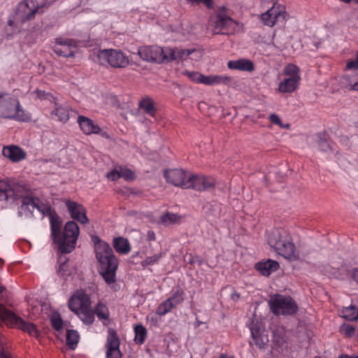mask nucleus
Wrapping results in <instances>:
<instances>
[{
  "mask_svg": "<svg viewBox=\"0 0 358 358\" xmlns=\"http://www.w3.org/2000/svg\"><path fill=\"white\" fill-rule=\"evenodd\" d=\"M338 358H350V355H341Z\"/></svg>",
  "mask_w": 358,
  "mask_h": 358,
  "instance_id": "052dcab7",
  "label": "nucleus"
},
{
  "mask_svg": "<svg viewBox=\"0 0 358 358\" xmlns=\"http://www.w3.org/2000/svg\"><path fill=\"white\" fill-rule=\"evenodd\" d=\"M286 76L279 84L278 91L281 93H292L294 92L299 85L301 80L299 68L292 64H287L283 70Z\"/></svg>",
  "mask_w": 358,
  "mask_h": 358,
  "instance_id": "1a4fd4ad",
  "label": "nucleus"
},
{
  "mask_svg": "<svg viewBox=\"0 0 358 358\" xmlns=\"http://www.w3.org/2000/svg\"><path fill=\"white\" fill-rule=\"evenodd\" d=\"M188 49L162 48L158 45H144L138 50L139 57L144 61L161 64L177 59H184L191 53Z\"/></svg>",
  "mask_w": 358,
  "mask_h": 358,
  "instance_id": "20e7f679",
  "label": "nucleus"
},
{
  "mask_svg": "<svg viewBox=\"0 0 358 358\" xmlns=\"http://www.w3.org/2000/svg\"><path fill=\"white\" fill-rule=\"evenodd\" d=\"M4 323L10 328H16L39 339L41 334L36 324L26 322L0 303V325Z\"/></svg>",
  "mask_w": 358,
  "mask_h": 358,
  "instance_id": "423d86ee",
  "label": "nucleus"
},
{
  "mask_svg": "<svg viewBox=\"0 0 358 358\" xmlns=\"http://www.w3.org/2000/svg\"><path fill=\"white\" fill-rule=\"evenodd\" d=\"M8 24H9L10 26H12V24H13V21H12V20H9V21H8Z\"/></svg>",
  "mask_w": 358,
  "mask_h": 358,
  "instance_id": "0e129e2a",
  "label": "nucleus"
},
{
  "mask_svg": "<svg viewBox=\"0 0 358 358\" xmlns=\"http://www.w3.org/2000/svg\"><path fill=\"white\" fill-rule=\"evenodd\" d=\"M250 330L252 341L250 342V345L255 344L259 349H263L268 343V338L264 334V330L258 322H252Z\"/></svg>",
  "mask_w": 358,
  "mask_h": 358,
  "instance_id": "412c9836",
  "label": "nucleus"
},
{
  "mask_svg": "<svg viewBox=\"0 0 358 358\" xmlns=\"http://www.w3.org/2000/svg\"><path fill=\"white\" fill-rule=\"evenodd\" d=\"M120 338L116 331L109 329L106 343V358H122V354L120 350Z\"/></svg>",
  "mask_w": 358,
  "mask_h": 358,
  "instance_id": "2eb2a0df",
  "label": "nucleus"
},
{
  "mask_svg": "<svg viewBox=\"0 0 358 358\" xmlns=\"http://www.w3.org/2000/svg\"><path fill=\"white\" fill-rule=\"evenodd\" d=\"M36 200H38V198H34L32 196H25L23 198L22 200V206H25L27 208H29V206H31L32 208V210H34V206L36 203Z\"/></svg>",
  "mask_w": 358,
  "mask_h": 358,
  "instance_id": "a18cd8bd",
  "label": "nucleus"
},
{
  "mask_svg": "<svg viewBox=\"0 0 358 358\" xmlns=\"http://www.w3.org/2000/svg\"><path fill=\"white\" fill-rule=\"evenodd\" d=\"M55 109L51 114L55 116L60 122H66L69 120V113L68 107L64 106L57 102H54Z\"/></svg>",
  "mask_w": 358,
  "mask_h": 358,
  "instance_id": "cd10ccee",
  "label": "nucleus"
},
{
  "mask_svg": "<svg viewBox=\"0 0 358 358\" xmlns=\"http://www.w3.org/2000/svg\"><path fill=\"white\" fill-rule=\"evenodd\" d=\"M237 22L229 17L224 9L217 11L214 20V34L229 35L235 32Z\"/></svg>",
  "mask_w": 358,
  "mask_h": 358,
  "instance_id": "9d476101",
  "label": "nucleus"
},
{
  "mask_svg": "<svg viewBox=\"0 0 358 358\" xmlns=\"http://www.w3.org/2000/svg\"><path fill=\"white\" fill-rule=\"evenodd\" d=\"M342 316L349 321L358 320V307L350 306L344 308L342 310Z\"/></svg>",
  "mask_w": 358,
  "mask_h": 358,
  "instance_id": "7c9ffc66",
  "label": "nucleus"
},
{
  "mask_svg": "<svg viewBox=\"0 0 358 358\" xmlns=\"http://www.w3.org/2000/svg\"><path fill=\"white\" fill-rule=\"evenodd\" d=\"M34 93L36 94V96L40 99H48L52 102H55L56 99L50 93H47L43 90H36Z\"/></svg>",
  "mask_w": 358,
  "mask_h": 358,
  "instance_id": "c03bdc74",
  "label": "nucleus"
},
{
  "mask_svg": "<svg viewBox=\"0 0 358 358\" xmlns=\"http://www.w3.org/2000/svg\"><path fill=\"white\" fill-rule=\"evenodd\" d=\"M76 315L86 324H92L94 321V313L93 310L90 309V307L83 309Z\"/></svg>",
  "mask_w": 358,
  "mask_h": 358,
  "instance_id": "2f4dec72",
  "label": "nucleus"
},
{
  "mask_svg": "<svg viewBox=\"0 0 358 358\" xmlns=\"http://www.w3.org/2000/svg\"><path fill=\"white\" fill-rule=\"evenodd\" d=\"M318 145L321 150L327 152L331 150V148L328 143L327 135L325 133H319L317 134Z\"/></svg>",
  "mask_w": 358,
  "mask_h": 358,
  "instance_id": "e433bc0d",
  "label": "nucleus"
},
{
  "mask_svg": "<svg viewBox=\"0 0 358 358\" xmlns=\"http://www.w3.org/2000/svg\"><path fill=\"white\" fill-rule=\"evenodd\" d=\"M44 5L38 6L36 0H24L17 7V15L22 22L34 18L36 13L43 12Z\"/></svg>",
  "mask_w": 358,
  "mask_h": 358,
  "instance_id": "9b49d317",
  "label": "nucleus"
},
{
  "mask_svg": "<svg viewBox=\"0 0 358 358\" xmlns=\"http://www.w3.org/2000/svg\"><path fill=\"white\" fill-rule=\"evenodd\" d=\"M342 2L350 3V2L353 1L355 3L358 4V0H340Z\"/></svg>",
  "mask_w": 358,
  "mask_h": 358,
  "instance_id": "6e6d98bb",
  "label": "nucleus"
},
{
  "mask_svg": "<svg viewBox=\"0 0 358 358\" xmlns=\"http://www.w3.org/2000/svg\"><path fill=\"white\" fill-rule=\"evenodd\" d=\"M6 289L5 287L0 284V293H2Z\"/></svg>",
  "mask_w": 358,
  "mask_h": 358,
  "instance_id": "bf43d9fd",
  "label": "nucleus"
},
{
  "mask_svg": "<svg viewBox=\"0 0 358 358\" xmlns=\"http://www.w3.org/2000/svg\"><path fill=\"white\" fill-rule=\"evenodd\" d=\"M174 307L172 303L166 299L162 303H161L157 308L156 313L160 316L165 315L168 313L171 312Z\"/></svg>",
  "mask_w": 358,
  "mask_h": 358,
  "instance_id": "c9c22d12",
  "label": "nucleus"
},
{
  "mask_svg": "<svg viewBox=\"0 0 358 358\" xmlns=\"http://www.w3.org/2000/svg\"><path fill=\"white\" fill-rule=\"evenodd\" d=\"M333 277L334 278H338V276L336 273H333Z\"/></svg>",
  "mask_w": 358,
  "mask_h": 358,
  "instance_id": "338daca9",
  "label": "nucleus"
},
{
  "mask_svg": "<svg viewBox=\"0 0 358 358\" xmlns=\"http://www.w3.org/2000/svg\"><path fill=\"white\" fill-rule=\"evenodd\" d=\"M261 18L264 24L268 27H273L280 22L282 23L285 18V7L275 2L269 10L262 15Z\"/></svg>",
  "mask_w": 358,
  "mask_h": 358,
  "instance_id": "f8f14e48",
  "label": "nucleus"
},
{
  "mask_svg": "<svg viewBox=\"0 0 358 358\" xmlns=\"http://www.w3.org/2000/svg\"><path fill=\"white\" fill-rule=\"evenodd\" d=\"M79 340V335L75 330L69 329L66 332V345L71 348L74 349Z\"/></svg>",
  "mask_w": 358,
  "mask_h": 358,
  "instance_id": "f704fd0d",
  "label": "nucleus"
},
{
  "mask_svg": "<svg viewBox=\"0 0 358 358\" xmlns=\"http://www.w3.org/2000/svg\"><path fill=\"white\" fill-rule=\"evenodd\" d=\"M91 306V299L88 294L83 291L78 292L73 295L69 301V308L76 314L83 309Z\"/></svg>",
  "mask_w": 358,
  "mask_h": 358,
  "instance_id": "a211bd4d",
  "label": "nucleus"
},
{
  "mask_svg": "<svg viewBox=\"0 0 358 358\" xmlns=\"http://www.w3.org/2000/svg\"><path fill=\"white\" fill-rule=\"evenodd\" d=\"M340 331L347 337H352L355 332V328L350 324H343L340 327Z\"/></svg>",
  "mask_w": 358,
  "mask_h": 358,
  "instance_id": "a19ab883",
  "label": "nucleus"
},
{
  "mask_svg": "<svg viewBox=\"0 0 358 358\" xmlns=\"http://www.w3.org/2000/svg\"><path fill=\"white\" fill-rule=\"evenodd\" d=\"M65 266V264L60 265L59 268L58 269V273H61L62 270H64V267Z\"/></svg>",
  "mask_w": 358,
  "mask_h": 358,
  "instance_id": "13d9d810",
  "label": "nucleus"
},
{
  "mask_svg": "<svg viewBox=\"0 0 358 358\" xmlns=\"http://www.w3.org/2000/svg\"><path fill=\"white\" fill-rule=\"evenodd\" d=\"M94 60L100 64L108 63L115 68H124L129 63L127 56L122 51L115 49L99 50Z\"/></svg>",
  "mask_w": 358,
  "mask_h": 358,
  "instance_id": "6e6552de",
  "label": "nucleus"
},
{
  "mask_svg": "<svg viewBox=\"0 0 358 358\" xmlns=\"http://www.w3.org/2000/svg\"><path fill=\"white\" fill-rule=\"evenodd\" d=\"M280 267L279 263L273 259L259 262L256 264L255 268L263 275L268 276L276 271Z\"/></svg>",
  "mask_w": 358,
  "mask_h": 358,
  "instance_id": "b1692460",
  "label": "nucleus"
},
{
  "mask_svg": "<svg viewBox=\"0 0 358 358\" xmlns=\"http://www.w3.org/2000/svg\"><path fill=\"white\" fill-rule=\"evenodd\" d=\"M77 122L81 131L85 135L99 134L102 138L109 139L110 137L108 133L103 131L100 127L89 117L83 115H79Z\"/></svg>",
  "mask_w": 358,
  "mask_h": 358,
  "instance_id": "4468645a",
  "label": "nucleus"
},
{
  "mask_svg": "<svg viewBox=\"0 0 358 358\" xmlns=\"http://www.w3.org/2000/svg\"><path fill=\"white\" fill-rule=\"evenodd\" d=\"M173 307L182 303L185 299V292L182 288L178 287L173 289L171 296L167 299Z\"/></svg>",
  "mask_w": 358,
  "mask_h": 358,
  "instance_id": "c756f323",
  "label": "nucleus"
},
{
  "mask_svg": "<svg viewBox=\"0 0 358 358\" xmlns=\"http://www.w3.org/2000/svg\"><path fill=\"white\" fill-rule=\"evenodd\" d=\"M43 215L49 217L50 225V236L53 243L57 245L62 253H69L76 248V242L80 234V229L74 221L67 222L62 230V221L61 217L55 213L51 206L42 202L39 199L36 200L34 206Z\"/></svg>",
  "mask_w": 358,
  "mask_h": 358,
  "instance_id": "f257e3e1",
  "label": "nucleus"
},
{
  "mask_svg": "<svg viewBox=\"0 0 358 358\" xmlns=\"http://www.w3.org/2000/svg\"><path fill=\"white\" fill-rule=\"evenodd\" d=\"M145 238L148 241H154L156 240L155 233L152 230H148L145 235Z\"/></svg>",
  "mask_w": 358,
  "mask_h": 358,
  "instance_id": "3c124183",
  "label": "nucleus"
},
{
  "mask_svg": "<svg viewBox=\"0 0 358 358\" xmlns=\"http://www.w3.org/2000/svg\"><path fill=\"white\" fill-rule=\"evenodd\" d=\"M134 340L138 344H143L147 336V330L142 324H138L134 327Z\"/></svg>",
  "mask_w": 358,
  "mask_h": 358,
  "instance_id": "72a5a7b5",
  "label": "nucleus"
},
{
  "mask_svg": "<svg viewBox=\"0 0 358 358\" xmlns=\"http://www.w3.org/2000/svg\"><path fill=\"white\" fill-rule=\"evenodd\" d=\"M215 180L209 176L189 175L186 183V189L192 188L196 191H203L213 187Z\"/></svg>",
  "mask_w": 358,
  "mask_h": 358,
  "instance_id": "ddd939ff",
  "label": "nucleus"
},
{
  "mask_svg": "<svg viewBox=\"0 0 358 358\" xmlns=\"http://www.w3.org/2000/svg\"><path fill=\"white\" fill-rule=\"evenodd\" d=\"M93 311L94 315L102 322L103 325L108 324L110 318V312L108 306L105 303L99 301L94 306Z\"/></svg>",
  "mask_w": 358,
  "mask_h": 358,
  "instance_id": "a878e982",
  "label": "nucleus"
},
{
  "mask_svg": "<svg viewBox=\"0 0 358 358\" xmlns=\"http://www.w3.org/2000/svg\"><path fill=\"white\" fill-rule=\"evenodd\" d=\"M162 256V253H159L154 255L152 256L148 257L143 261H142L141 265L144 267L154 265L159 262Z\"/></svg>",
  "mask_w": 358,
  "mask_h": 358,
  "instance_id": "58836bf2",
  "label": "nucleus"
},
{
  "mask_svg": "<svg viewBox=\"0 0 358 358\" xmlns=\"http://www.w3.org/2000/svg\"><path fill=\"white\" fill-rule=\"evenodd\" d=\"M219 358H234V356H229L226 354H222Z\"/></svg>",
  "mask_w": 358,
  "mask_h": 358,
  "instance_id": "4d7b16f0",
  "label": "nucleus"
},
{
  "mask_svg": "<svg viewBox=\"0 0 358 358\" xmlns=\"http://www.w3.org/2000/svg\"><path fill=\"white\" fill-rule=\"evenodd\" d=\"M188 176L183 169H178L167 170L164 173L167 182L184 189H186Z\"/></svg>",
  "mask_w": 358,
  "mask_h": 358,
  "instance_id": "6ab92c4d",
  "label": "nucleus"
},
{
  "mask_svg": "<svg viewBox=\"0 0 358 358\" xmlns=\"http://www.w3.org/2000/svg\"><path fill=\"white\" fill-rule=\"evenodd\" d=\"M0 117L18 122H29L31 115L23 108L16 96L0 92Z\"/></svg>",
  "mask_w": 358,
  "mask_h": 358,
  "instance_id": "39448f33",
  "label": "nucleus"
},
{
  "mask_svg": "<svg viewBox=\"0 0 358 358\" xmlns=\"http://www.w3.org/2000/svg\"><path fill=\"white\" fill-rule=\"evenodd\" d=\"M94 241L99 273L107 284L113 283L115 281L118 260L109 244L101 241L98 237H95Z\"/></svg>",
  "mask_w": 358,
  "mask_h": 358,
  "instance_id": "f03ea898",
  "label": "nucleus"
},
{
  "mask_svg": "<svg viewBox=\"0 0 358 358\" xmlns=\"http://www.w3.org/2000/svg\"><path fill=\"white\" fill-rule=\"evenodd\" d=\"M313 358H321V357H318V356H316V357H313Z\"/></svg>",
  "mask_w": 358,
  "mask_h": 358,
  "instance_id": "774afa93",
  "label": "nucleus"
},
{
  "mask_svg": "<svg viewBox=\"0 0 358 358\" xmlns=\"http://www.w3.org/2000/svg\"><path fill=\"white\" fill-rule=\"evenodd\" d=\"M4 263L3 260L0 258V266L3 265Z\"/></svg>",
  "mask_w": 358,
  "mask_h": 358,
  "instance_id": "e2e57ef3",
  "label": "nucleus"
},
{
  "mask_svg": "<svg viewBox=\"0 0 358 358\" xmlns=\"http://www.w3.org/2000/svg\"><path fill=\"white\" fill-rule=\"evenodd\" d=\"M19 186L7 180H0V201H13L20 197L17 192Z\"/></svg>",
  "mask_w": 358,
  "mask_h": 358,
  "instance_id": "aec40b11",
  "label": "nucleus"
},
{
  "mask_svg": "<svg viewBox=\"0 0 358 358\" xmlns=\"http://www.w3.org/2000/svg\"><path fill=\"white\" fill-rule=\"evenodd\" d=\"M138 106L139 108L142 109L148 115L152 117L155 116L156 108L155 106L154 101L151 98L148 96L143 98L140 101Z\"/></svg>",
  "mask_w": 358,
  "mask_h": 358,
  "instance_id": "c85d7f7f",
  "label": "nucleus"
},
{
  "mask_svg": "<svg viewBox=\"0 0 358 358\" xmlns=\"http://www.w3.org/2000/svg\"><path fill=\"white\" fill-rule=\"evenodd\" d=\"M227 66L231 70H239L248 72H252L255 70V65L253 62L245 59L229 61Z\"/></svg>",
  "mask_w": 358,
  "mask_h": 358,
  "instance_id": "393cba45",
  "label": "nucleus"
},
{
  "mask_svg": "<svg viewBox=\"0 0 358 358\" xmlns=\"http://www.w3.org/2000/svg\"><path fill=\"white\" fill-rule=\"evenodd\" d=\"M51 324L55 330L59 331L63 328L64 324L62 318L58 316L54 317L51 319Z\"/></svg>",
  "mask_w": 358,
  "mask_h": 358,
  "instance_id": "49530a36",
  "label": "nucleus"
},
{
  "mask_svg": "<svg viewBox=\"0 0 358 358\" xmlns=\"http://www.w3.org/2000/svg\"><path fill=\"white\" fill-rule=\"evenodd\" d=\"M273 341L277 347H282L285 343V331L282 327H278L273 331Z\"/></svg>",
  "mask_w": 358,
  "mask_h": 358,
  "instance_id": "473e14b6",
  "label": "nucleus"
},
{
  "mask_svg": "<svg viewBox=\"0 0 358 358\" xmlns=\"http://www.w3.org/2000/svg\"><path fill=\"white\" fill-rule=\"evenodd\" d=\"M267 243L274 251L289 261L299 259V252L296 248L288 231L284 228H275L267 232Z\"/></svg>",
  "mask_w": 358,
  "mask_h": 358,
  "instance_id": "7ed1b4c3",
  "label": "nucleus"
},
{
  "mask_svg": "<svg viewBox=\"0 0 358 358\" xmlns=\"http://www.w3.org/2000/svg\"><path fill=\"white\" fill-rule=\"evenodd\" d=\"M180 220V216L176 214L166 213L161 217V221L164 224L176 223Z\"/></svg>",
  "mask_w": 358,
  "mask_h": 358,
  "instance_id": "ea45409f",
  "label": "nucleus"
},
{
  "mask_svg": "<svg viewBox=\"0 0 358 358\" xmlns=\"http://www.w3.org/2000/svg\"><path fill=\"white\" fill-rule=\"evenodd\" d=\"M192 4H197L201 2L204 3L208 7L212 3V0H188Z\"/></svg>",
  "mask_w": 358,
  "mask_h": 358,
  "instance_id": "603ef678",
  "label": "nucleus"
},
{
  "mask_svg": "<svg viewBox=\"0 0 358 358\" xmlns=\"http://www.w3.org/2000/svg\"><path fill=\"white\" fill-rule=\"evenodd\" d=\"M119 172L120 178H124L125 180L131 181L135 178L134 172L125 166H119Z\"/></svg>",
  "mask_w": 358,
  "mask_h": 358,
  "instance_id": "4c0bfd02",
  "label": "nucleus"
},
{
  "mask_svg": "<svg viewBox=\"0 0 358 358\" xmlns=\"http://www.w3.org/2000/svg\"><path fill=\"white\" fill-rule=\"evenodd\" d=\"M357 80L351 84V89L358 91V73L356 75Z\"/></svg>",
  "mask_w": 358,
  "mask_h": 358,
  "instance_id": "864d4df0",
  "label": "nucleus"
},
{
  "mask_svg": "<svg viewBox=\"0 0 358 358\" xmlns=\"http://www.w3.org/2000/svg\"><path fill=\"white\" fill-rule=\"evenodd\" d=\"M271 312L275 315H293L298 311L296 301L289 296L275 294L268 301Z\"/></svg>",
  "mask_w": 358,
  "mask_h": 358,
  "instance_id": "0eeeda50",
  "label": "nucleus"
},
{
  "mask_svg": "<svg viewBox=\"0 0 358 358\" xmlns=\"http://www.w3.org/2000/svg\"><path fill=\"white\" fill-rule=\"evenodd\" d=\"M350 358H358V355H357V356H350Z\"/></svg>",
  "mask_w": 358,
  "mask_h": 358,
  "instance_id": "69168bd1",
  "label": "nucleus"
},
{
  "mask_svg": "<svg viewBox=\"0 0 358 358\" xmlns=\"http://www.w3.org/2000/svg\"><path fill=\"white\" fill-rule=\"evenodd\" d=\"M106 177L108 180L111 181H115L120 178V174L119 172V166L115 169L111 170L106 174Z\"/></svg>",
  "mask_w": 358,
  "mask_h": 358,
  "instance_id": "de8ad7c7",
  "label": "nucleus"
},
{
  "mask_svg": "<svg viewBox=\"0 0 358 358\" xmlns=\"http://www.w3.org/2000/svg\"><path fill=\"white\" fill-rule=\"evenodd\" d=\"M352 278L356 282H358V268L354 269Z\"/></svg>",
  "mask_w": 358,
  "mask_h": 358,
  "instance_id": "5fc2aeb1",
  "label": "nucleus"
},
{
  "mask_svg": "<svg viewBox=\"0 0 358 358\" xmlns=\"http://www.w3.org/2000/svg\"><path fill=\"white\" fill-rule=\"evenodd\" d=\"M2 155L12 162H19L26 158V152L17 145L4 146Z\"/></svg>",
  "mask_w": 358,
  "mask_h": 358,
  "instance_id": "5701e85b",
  "label": "nucleus"
},
{
  "mask_svg": "<svg viewBox=\"0 0 358 358\" xmlns=\"http://www.w3.org/2000/svg\"><path fill=\"white\" fill-rule=\"evenodd\" d=\"M184 75L187 76L188 78L194 83H200V80L201 79L202 73L196 72V71H185L183 73Z\"/></svg>",
  "mask_w": 358,
  "mask_h": 358,
  "instance_id": "37998d69",
  "label": "nucleus"
},
{
  "mask_svg": "<svg viewBox=\"0 0 358 358\" xmlns=\"http://www.w3.org/2000/svg\"><path fill=\"white\" fill-rule=\"evenodd\" d=\"M346 69H358V60L357 58L355 60H350L346 64Z\"/></svg>",
  "mask_w": 358,
  "mask_h": 358,
  "instance_id": "8fccbe9b",
  "label": "nucleus"
},
{
  "mask_svg": "<svg viewBox=\"0 0 358 358\" xmlns=\"http://www.w3.org/2000/svg\"><path fill=\"white\" fill-rule=\"evenodd\" d=\"M346 69H358V60L357 58L355 60H350L346 64Z\"/></svg>",
  "mask_w": 358,
  "mask_h": 358,
  "instance_id": "09e8293b",
  "label": "nucleus"
},
{
  "mask_svg": "<svg viewBox=\"0 0 358 358\" xmlns=\"http://www.w3.org/2000/svg\"><path fill=\"white\" fill-rule=\"evenodd\" d=\"M232 81V78L227 75H209L202 74L200 80L201 84L208 86L213 85H229Z\"/></svg>",
  "mask_w": 358,
  "mask_h": 358,
  "instance_id": "4be33fe9",
  "label": "nucleus"
},
{
  "mask_svg": "<svg viewBox=\"0 0 358 358\" xmlns=\"http://www.w3.org/2000/svg\"><path fill=\"white\" fill-rule=\"evenodd\" d=\"M269 121L273 124L279 126L282 129H289V124H283L279 116L276 114H271L268 117Z\"/></svg>",
  "mask_w": 358,
  "mask_h": 358,
  "instance_id": "79ce46f5",
  "label": "nucleus"
},
{
  "mask_svg": "<svg viewBox=\"0 0 358 358\" xmlns=\"http://www.w3.org/2000/svg\"><path fill=\"white\" fill-rule=\"evenodd\" d=\"M54 52L59 56L71 57L74 56V49L77 47L76 41L62 37L55 39Z\"/></svg>",
  "mask_w": 358,
  "mask_h": 358,
  "instance_id": "dca6fc26",
  "label": "nucleus"
},
{
  "mask_svg": "<svg viewBox=\"0 0 358 358\" xmlns=\"http://www.w3.org/2000/svg\"><path fill=\"white\" fill-rule=\"evenodd\" d=\"M65 206L73 220H76L81 224H87L89 222L86 209L82 204L74 201L67 199L65 201Z\"/></svg>",
  "mask_w": 358,
  "mask_h": 358,
  "instance_id": "f3484780",
  "label": "nucleus"
},
{
  "mask_svg": "<svg viewBox=\"0 0 358 358\" xmlns=\"http://www.w3.org/2000/svg\"><path fill=\"white\" fill-rule=\"evenodd\" d=\"M1 358H10V357H9L8 356H7V355H3H3H1Z\"/></svg>",
  "mask_w": 358,
  "mask_h": 358,
  "instance_id": "680f3d73",
  "label": "nucleus"
},
{
  "mask_svg": "<svg viewBox=\"0 0 358 358\" xmlns=\"http://www.w3.org/2000/svg\"><path fill=\"white\" fill-rule=\"evenodd\" d=\"M115 250L120 254L127 255L131 251V246L129 241L122 237H117L113 242Z\"/></svg>",
  "mask_w": 358,
  "mask_h": 358,
  "instance_id": "bb28decb",
  "label": "nucleus"
}]
</instances>
